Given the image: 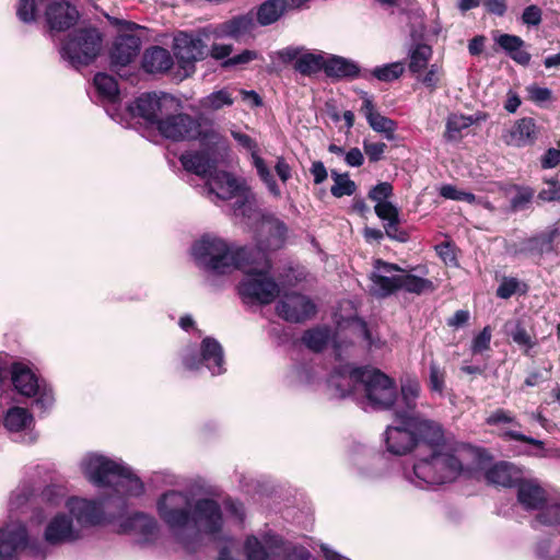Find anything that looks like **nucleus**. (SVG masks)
I'll return each mask as SVG.
<instances>
[{"label":"nucleus","mask_w":560,"mask_h":560,"mask_svg":"<svg viewBox=\"0 0 560 560\" xmlns=\"http://www.w3.org/2000/svg\"><path fill=\"white\" fill-rule=\"evenodd\" d=\"M317 312V304L310 296L282 291V319L301 324L313 319Z\"/></svg>","instance_id":"f3484780"},{"label":"nucleus","mask_w":560,"mask_h":560,"mask_svg":"<svg viewBox=\"0 0 560 560\" xmlns=\"http://www.w3.org/2000/svg\"><path fill=\"white\" fill-rule=\"evenodd\" d=\"M325 57L322 54L306 51L293 63L294 71L304 77H312L324 71Z\"/></svg>","instance_id":"72a5a7b5"},{"label":"nucleus","mask_w":560,"mask_h":560,"mask_svg":"<svg viewBox=\"0 0 560 560\" xmlns=\"http://www.w3.org/2000/svg\"><path fill=\"white\" fill-rule=\"evenodd\" d=\"M280 15V0H268L264 2L257 12V21L261 25H269L278 20Z\"/></svg>","instance_id":"49530a36"},{"label":"nucleus","mask_w":560,"mask_h":560,"mask_svg":"<svg viewBox=\"0 0 560 560\" xmlns=\"http://www.w3.org/2000/svg\"><path fill=\"white\" fill-rule=\"evenodd\" d=\"M536 520L547 526L560 524V503L547 505L537 514Z\"/></svg>","instance_id":"6e6d98bb"},{"label":"nucleus","mask_w":560,"mask_h":560,"mask_svg":"<svg viewBox=\"0 0 560 560\" xmlns=\"http://www.w3.org/2000/svg\"><path fill=\"white\" fill-rule=\"evenodd\" d=\"M527 291V284L522 283L515 277H503L501 283L499 284L495 295L500 299L508 300L512 298L514 294H525Z\"/></svg>","instance_id":"c03bdc74"},{"label":"nucleus","mask_w":560,"mask_h":560,"mask_svg":"<svg viewBox=\"0 0 560 560\" xmlns=\"http://www.w3.org/2000/svg\"><path fill=\"white\" fill-rule=\"evenodd\" d=\"M207 190L212 201L214 199L236 198L233 205L235 215L248 219L255 217L256 201L254 195L249 188L240 184L231 174L214 170L207 179Z\"/></svg>","instance_id":"6e6552de"},{"label":"nucleus","mask_w":560,"mask_h":560,"mask_svg":"<svg viewBox=\"0 0 560 560\" xmlns=\"http://www.w3.org/2000/svg\"><path fill=\"white\" fill-rule=\"evenodd\" d=\"M156 506L160 517L173 529L184 528L190 522L208 534H217L222 528V514L214 500H198L191 509L188 494L172 490L159 499Z\"/></svg>","instance_id":"f257e3e1"},{"label":"nucleus","mask_w":560,"mask_h":560,"mask_svg":"<svg viewBox=\"0 0 560 560\" xmlns=\"http://www.w3.org/2000/svg\"><path fill=\"white\" fill-rule=\"evenodd\" d=\"M27 534L20 522L7 524L0 529V560H16L18 553L25 548Z\"/></svg>","instance_id":"6ab92c4d"},{"label":"nucleus","mask_w":560,"mask_h":560,"mask_svg":"<svg viewBox=\"0 0 560 560\" xmlns=\"http://www.w3.org/2000/svg\"><path fill=\"white\" fill-rule=\"evenodd\" d=\"M363 103L360 112L365 116L369 126L376 132L384 133L387 140L395 139V131L397 122L386 116L381 115L376 108L373 100L363 93Z\"/></svg>","instance_id":"c85d7f7f"},{"label":"nucleus","mask_w":560,"mask_h":560,"mask_svg":"<svg viewBox=\"0 0 560 560\" xmlns=\"http://www.w3.org/2000/svg\"><path fill=\"white\" fill-rule=\"evenodd\" d=\"M201 357L197 358L194 350H187L183 357V363L186 369L198 370L201 364L212 373V375L222 374L224 369V354L221 345L213 338L207 337L202 340Z\"/></svg>","instance_id":"2eb2a0df"},{"label":"nucleus","mask_w":560,"mask_h":560,"mask_svg":"<svg viewBox=\"0 0 560 560\" xmlns=\"http://www.w3.org/2000/svg\"><path fill=\"white\" fill-rule=\"evenodd\" d=\"M233 103L234 98L228 89L214 91L199 102L201 108L210 112L220 110L225 106L233 105Z\"/></svg>","instance_id":"58836bf2"},{"label":"nucleus","mask_w":560,"mask_h":560,"mask_svg":"<svg viewBox=\"0 0 560 560\" xmlns=\"http://www.w3.org/2000/svg\"><path fill=\"white\" fill-rule=\"evenodd\" d=\"M394 195V187L388 182H381L373 186L369 192L368 198L376 203L388 201Z\"/></svg>","instance_id":"864d4df0"},{"label":"nucleus","mask_w":560,"mask_h":560,"mask_svg":"<svg viewBox=\"0 0 560 560\" xmlns=\"http://www.w3.org/2000/svg\"><path fill=\"white\" fill-rule=\"evenodd\" d=\"M486 423L488 425H499L501 423H511L514 427L520 428L521 423L515 420V417L512 415L510 410H505L503 408H498L493 412L490 413L486 419Z\"/></svg>","instance_id":"bf43d9fd"},{"label":"nucleus","mask_w":560,"mask_h":560,"mask_svg":"<svg viewBox=\"0 0 560 560\" xmlns=\"http://www.w3.org/2000/svg\"><path fill=\"white\" fill-rule=\"evenodd\" d=\"M255 21L250 15L236 16L222 25V33L225 36L241 39L250 35L255 28Z\"/></svg>","instance_id":"f704fd0d"},{"label":"nucleus","mask_w":560,"mask_h":560,"mask_svg":"<svg viewBox=\"0 0 560 560\" xmlns=\"http://www.w3.org/2000/svg\"><path fill=\"white\" fill-rule=\"evenodd\" d=\"M245 268H238L245 273L238 284L241 296L259 304L271 303L280 293L276 280L269 275L270 264L260 249H253L252 255L245 259Z\"/></svg>","instance_id":"20e7f679"},{"label":"nucleus","mask_w":560,"mask_h":560,"mask_svg":"<svg viewBox=\"0 0 560 560\" xmlns=\"http://www.w3.org/2000/svg\"><path fill=\"white\" fill-rule=\"evenodd\" d=\"M141 39L135 34H120L116 37L112 50V65L125 67L132 62L139 55Z\"/></svg>","instance_id":"4be33fe9"},{"label":"nucleus","mask_w":560,"mask_h":560,"mask_svg":"<svg viewBox=\"0 0 560 560\" xmlns=\"http://www.w3.org/2000/svg\"><path fill=\"white\" fill-rule=\"evenodd\" d=\"M176 107H179V102L170 94L144 93L135 100L129 109L133 116L141 117L156 127L164 114Z\"/></svg>","instance_id":"f8f14e48"},{"label":"nucleus","mask_w":560,"mask_h":560,"mask_svg":"<svg viewBox=\"0 0 560 560\" xmlns=\"http://www.w3.org/2000/svg\"><path fill=\"white\" fill-rule=\"evenodd\" d=\"M232 137L238 143V145L248 152L252 156L253 164L257 170L258 175L261 180L267 185L270 192L273 195H278L277 184L272 180V177L264 162V160L258 155V145L257 142L246 133H243L238 130L231 131Z\"/></svg>","instance_id":"5701e85b"},{"label":"nucleus","mask_w":560,"mask_h":560,"mask_svg":"<svg viewBox=\"0 0 560 560\" xmlns=\"http://www.w3.org/2000/svg\"><path fill=\"white\" fill-rule=\"evenodd\" d=\"M330 176L334 179V185L330 188L334 197L352 196L357 191V184L350 179L348 173L340 174L336 170H331Z\"/></svg>","instance_id":"a19ab883"},{"label":"nucleus","mask_w":560,"mask_h":560,"mask_svg":"<svg viewBox=\"0 0 560 560\" xmlns=\"http://www.w3.org/2000/svg\"><path fill=\"white\" fill-rule=\"evenodd\" d=\"M523 477V471L513 463L501 460L485 472L488 483L503 488H515Z\"/></svg>","instance_id":"cd10ccee"},{"label":"nucleus","mask_w":560,"mask_h":560,"mask_svg":"<svg viewBox=\"0 0 560 560\" xmlns=\"http://www.w3.org/2000/svg\"><path fill=\"white\" fill-rule=\"evenodd\" d=\"M385 235L399 243H407L410 238L409 233L400 226V218L384 223Z\"/></svg>","instance_id":"13d9d810"},{"label":"nucleus","mask_w":560,"mask_h":560,"mask_svg":"<svg viewBox=\"0 0 560 560\" xmlns=\"http://www.w3.org/2000/svg\"><path fill=\"white\" fill-rule=\"evenodd\" d=\"M443 74L442 68L436 63L429 67L425 74L417 75V80L420 81L425 88L430 89L431 92L435 91L439 86L441 77Z\"/></svg>","instance_id":"5fc2aeb1"},{"label":"nucleus","mask_w":560,"mask_h":560,"mask_svg":"<svg viewBox=\"0 0 560 560\" xmlns=\"http://www.w3.org/2000/svg\"><path fill=\"white\" fill-rule=\"evenodd\" d=\"M499 436L504 441H517L526 444H530L535 447L544 450L545 443L540 440L534 439L532 436H527L515 430H505L499 434Z\"/></svg>","instance_id":"0e129e2a"},{"label":"nucleus","mask_w":560,"mask_h":560,"mask_svg":"<svg viewBox=\"0 0 560 560\" xmlns=\"http://www.w3.org/2000/svg\"><path fill=\"white\" fill-rule=\"evenodd\" d=\"M324 73L332 82L354 80L359 77L366 78L361 73L360 66L355 61L337 55L325 58Z\"/></svg>","instance_id":"a878e982"},{"label":"nucleus","mask_w":560,"mask_h":560,"mask_svg":"<svg viewBox=\"0 0 560 560\" xmlns=\"http://www.w3.org/2000/svg\"><path fill=\"white\" fill-rule=\"evenodd\" d=\"M404 72V67L399 62L376 67L372 75L382 82H392L398 79Z\"/></svg>","instance_id":"8fccbe9b"},{"label":"nucleus","mask_w":560,"mask_h":560,"mask_svg":"<svg viewBox=\"0 0 560 560\" xmlns=\"http://www.w3.org/2000/svg\"><path fill=\"white\" fill-rule=\"evenodd\" d=\"M173 65L174 59L171 52L160 46L148 48L142 57V67L148 73H165Z\"/></svg>","instance_id":"7c9ffc66"},{"label":"nucleus","mask_w":560,"mask_h":560,"mask_svg":"<svg viewBox=\"0 0 560 560\" xmlns=\"http://www.w3.org/2000/svg\"><path fill=\"white\" fill-rule=\"evenodd\" d=\"M44 2L45 0H21L16 11L19 19L25 23L35 21L37 7Z\"/></svg>","instance_id":"603ef678"},{"label":"nucleus","mask_w":560,"mask_h":560,"mask_svg":"<svg viewBox=\"0 0 560 560\" xmlns=\"http://www.w3.org/2000/svg\"><path fill=\"white\" fill-rule=\"evenodd\" d=\"M282 560H314L310 550L282 540Z\"/></svg>","instance_id":"3c124183"},{"label":"nucleus","mask_w":560,"mask_h":560,"mask_svg":"<svg viewBox=\"0 0 560 560\" xmlns=\"http://www.w3.org/2000/svg\"><path fill=\"white\" fill-rule=\"evenodd\" d=\"M427 386L430 392L441 396L446 388V370L436 360L430 361Z\"/></svg>","instance_id":"ea45409f"},{"label":"nucleus","mask_w":560,"mask_h":560,"mask_svg":"<svg viewBox=\"0 0 560 560\" xmlns=\"http://www.w3.org/2000/svg\"><path fill=\"white\" fill-rule=\"evenodd\" d=\"M102 49V36L94 27L73 31L61 46V56L71 66L79 68L95 60Z\"/></svg>","instance_id":"9d476101"},{"label":"nucleus","mask_w":560,"mask_h":560,"mask_svg":"<svg viewBox=\"0 0 560 560\" xmlns=\"http://www.w3.org/2000/svg\"><path fill=\"white\" fill-rule=\"evenodd\" d=\"M560 229L556 225L530 236L522 237L506 246V252L515 258H525L540 266L546 257L559 255Z\"/></svg>","instance_id":"1a4fd4ad"},{"label":"nucleus","mask_w":560,"mask_h":560,"mask_svg":"<svg viewBox=\"0 0 560 560\" xmlns=\"http://www.w3.org/2000/svg\"><path fill=\"white\" fill-rule=\"evenodd\" d=\"M94 85L97 92L109 101H114L118 96L117 81L106 73H97L94 77Z\"/></svg>","instance_id":"a18cd8bd"},{"label":"nucleus","mask_w":560,"mask_h":560,"mask_svg":"<svg viewBox=\"0 0 560 560\" xmlns=\"http://www.w3.org/2000/svg\"><path fill=\"white\" fill-rule=\"evenodd\" d=\"M552 368V364L549 363V365L546 368L535 369L528 372L526 378L524 380V386L535 387L544 382L549 381L551 378Z\"/></svg>","instance_id":"4d7b16f0"},{"label":"nucleus","mask_w":560,"mask_h":560,"mask_svg":"<svg viewBox=\"0 0 560 560\" xmlns=\"http://www.w3.org/2000/svg\"><path fill=\"white\" fill-rule=\"evenodd\" d=\"M81 467L84 476L97 487L113 488L124 497H138L143 492V483L121 463L100 454L86 455Z\"/></svg>","instance_id":"7ed1b4c3"},{"label":"nucleus","mask_w":560,"mask_h":560,"mask_svg":"<svg viewBox=\"0 0 560 560\" xmlns=\"http://www.w3.org/2000/svg\"><path fill=\"white\" fill-rule=\"evenodd\" d=\"M80 537L72 518L63 513L55 515L46 526L45 540L51 545L70 542Z\"/></svg>","instance_id":"b1692460"},{"label":"nucleus","mask_w":560,"mask_h":560,"mask_svg":"<svg viewBox=\"0 0 560 560\" xmlns=\"http://www.w3.org/2000/svg\"><path fill=\"white\" fill-rule=\"evenodd\" d=\"M332 338V329L328 325H316L306 329L302 337L301 342L312 352H323Z\"/></svg>","instance_id":"2f4dec72"},{"label":"nucleus","mask_w":560,"mask_h":560,"mask_svg":"<svg viewBox=\"0 0 560 560\" xmlns=\"http://www.w3.org/2000/svg\"><path fill=\"white\" fill-rule=\"evenodd\" d=\"M472 124L471 117L452 115L446 121V130L444 137L447 140H455L460 131Z\"/></svg>","instance_id":"de8ad7c7"},{"label":"nucleus","mask_w":560,"mask_h":560,"mask_svg":"<svg viewBox=\"0 0 560 560\" xmlns=\"http://www.w3.org/2000/svg\"><path fill=\"white\" fill-rule=\"evenodd\" d=\"M440 196L445 199L457 200V201H475V195L472 192L458 190L455 186L446 184L440 188Z\"/></svg>","instance_id":"052dcab7"},{"label":"nucleus","mask_w":560,"mask_h":560,"mask_svg":"<svg viewBox=\"0 0 560 560\" xmlns=\"http://www.w3.org/2000/svg\"><path fill=\"white\" fill-rule=\"evenodd\" d=\"M66 506L81 525H96L104 520V511L100 502L70 498L66 501Z\"/></svg>","instance_id":"393cba45"},{"label":"nucleus","mask_w":560,"mask_h":560,"mask_svg":"<svg viewBox=\"0 0 560 560\" xmlns=\"http://www.w3.org/2000/svg\"><path fill=\"white\" fill-rule=\"evenodd\" d=\"M539 129L532 117L517 119L513 126L505 130L502 139L506 145L524 148L533 145L538 139Z\"/></svg>","instance_id":"aec40b11"},{"label":"nucleus","mask_w":560,"mask_h":560,"mask_svg":"<svg viewBox=\"0 0 560 560\" xmlns=\"http://www.w3.org/2000/svg\"><path fill=\"white\" fill-rule=\"evenodd\" d=\"M207 150L189 151L180 155L183 167L190 173L199 176H210L215 170V159L212 156L215 150L225 149V141L222 137V143L219 147L203 145Z\"/></svg>","instance_id":"a211bd4d"},{"label":"nucleus","mask_w":560,"mask_h":560,"mask_svg":"<svg viewBox=\"0 0 560 560\" xmlns=\"http://www.w3.org/2000/svg\"><path fill=\"white\" fill-rule=\"evenodd\" d=\"M491 328L490 326L483 327V329L472 339L471 342V352L474 354H480L486 350L490 349L491 342Z\"/></svg>","instance_id":"e2e57ef3"},{"label":"nucleus","mask_w":560,"mask_h":560,"mask_svg":"<svg viewBox=\"0 0 560 560\" xmlns=\"http://www.w3.org/2000/svg\"><path fill=\"white\" fill-rule=\"evenodd\" d=\"M470 455L476 465L481 466L491 460L486 448L466 443L448 444L429 456L419 458L413 465V474L427 485H443L454 481L463 471V456Z\"/></svg>","instance_id":"f03ea898"},{"label":"nucleus","mask_w":560,"mask_h":560,"mask_svg":"<svg viewBox=\"0 0 560 560\" xmlns=\"http://www.w3.org/2000/svg\"><path fill=\"white\" fill-rule=\"evenodd\" d=\"M528 100L535 104L541 105L545 102L552 100V92L548 88H541L537 84H532L526 88Z\"/></svg>","instance_id":"338daca9"},{"label":"nucleus","mask_w":560,"mask_h":560,"mask_svg":"<svg viewBox=\"0 0 560 560\" xmlns=\"http://www.w3.org/2000/svg\"><path fill=\"white\" fill-rule=\"evenodd\" d=\"M369 279L373 283L371 292L377 299H385L395 294L399 290L408 293L421 295L424 292H433L435 287L430 279L422 278L412 273L384 276L373 271Z\"/></svg>","instance_id":"9b49d317"},{"label":"nucleus","mask_w":560,"mask_h":560,"mask_svg":"<svg viewBox=\"0 0 560 560\" xmlns=\"http://www.w3.org/2000/svg\"><path fill=\"white\" fill-rule=\"evenodd\" d=\"M375 214L378 219L384 221L385 223L389 221H394L399 217V209L393 205L389 200L385 202H378L374 207Z\"/></svg>","instance_id":"680f3d73"},{"label":"nucleus","mask_w":560,"mask_h":560,"mask_svg":"<svg viewBox=\"0 0 560 560\" xmlns=\"http://www.w3.org/2000/svg\"><path fill=\"white\" fill-rule=\"evenodd\" d=\"M253 249L230 247L223 240L205 236L192 247L198 265L214 275H226L237 268H245V259Z\"/></svg>","instance_id":"39448f33"},{"label":"nucleus","mask_w":560,"mask_h":560,"mask_svg":"<svg viewBox=\"0 0 560 560\" xmlns=\"http://www.w3.org/2000/svg\"><path fill=\"white\" fill-rule=\"evenodd\" d=\"M397 420H400L402 424L410 425L413 429L417 446L423 444L430 450V453L445 448L450 444L442 425L436 421L419 419L407 412H398Z\"/></svg>","instance_id":"4468645a"},{"label":"nucleus","mask_w":560,"mask_h":560,"mask_svg":"<svg viewBox=\"0 0 560 560\" xmlns=\"http://www.w3.org/2000/svg\"><path fill=\"white\" fill-rule=\"evenodd\" d=\"M277 540L264 537L262 541L256 537H248L245 541V551L249 560H273Z\"/></svg>","instance_id":"473e14b6"},{"label":"nucleus","mask_w":560,"mask_h":560,"mask_svg":"<svg viewBox=\"0 0 560 560\" xmlns=\"http://www.w3.org/2000/svg\"><path fill=\"white\" fill-rule=\"evenodd\" d=\"M433 55L432 47L424 43L415 44L409 50L408 69L412 74H419L428 68L429 60Z\"/></svg>","instance_id":"c9c22d12"},{"label":"nucleus","mask_w":560,"mask_h":560,"mask_svg":"<svg viewBox=\"0 0 560 560\" xmlns=\"http://www.w3.org/2000/svg\"><path fill=\"white\" fill-rule=\"evenodd\" d=\"M11 381L19 394L26 397L38 396L35 404L40 408L46 409L52 405L51 390L42 385L25 364L15 362L11 365Z\"/></svg>","instance_id":"ddd939ff"},{"label":"nucleus","mask_w":560,"mask_h":560,"mask_svg":"<svg viewBox=\"0 0 560 560\" xmlns=\"http://www.w3.org/2000/svg\"><path fill=\"white\" fill-rule=\"evenodd\" d=\"M130 527L143 535H151L156 529L154 517L143 513H137L129 518Z\"/></svg>","instance_id":"09e8293b"},{"label":"nucleus","mask_w":560,"mask_h":560,"mask_svg":"<svg viewBox=\"0 0 560 560\" xmlns=\"http://www.w3.org/2000/svg\"><path fill=\"white\" fill-rule=\"evenodd\" d=\"M517 192L511 199V208L514 211L524 209L533 199L534 190L529 187L515 186Z\"/></svg>","instance_id":"69168bd1"},{"label":"nucleus","mask_w":560,"mask_h":560,"mask_svg":"<svg viewBox=\"0 0 560 560\" xmlns=\"http://www.w3.org/2000/svg\"><path fill=\"white\" fill-rule=\"evenodd\" d=\"M78 19L77 9L66 1L52 2L46 10V20L50 31H65L74 25Z\"/></svg>","instance_id":"bb28decb"},{"label":"nucleus","mask_w":560,"mask_h":560,"mask_svg":"<svg viewBox=\"0 0 560 560\" xmlns=\"http://www.w3.org/2000/svg\"><path fill=\"white\" fill-rule=\"evenodd\" d=\"M307 269L301 264L292 261L282 266V289L284 287H294L306 280Z\"/></svg>","instance_id":"79ce46f5"},{"label":"nucleus","mask_w":560,"mask_h":560,"mask_svg":"<svg viewBox=\"0 0 560 560\" xmlns=\"http://www.w3.org/2000/svg\"><path fill=\"white\" fill-rule=\"evenodd\" d=\"M512 340L522 349L523 354L530 355V350L537 346V341L532 336L523 323L517 322L514 329L510 332Z\"/></svg>","instance_id":"37998d69"},{"label":"nucleus","mask_w":560,"mask_h":560,"mask_svg":"<svg viewBox=\"0 0 560 560\" xmlns=\"http://www.w3.org/2000/svg\"><path fill=\"white\" fill-rule=\"evenodd\" d=\"M178 108L164 114L159 120L156 129L161 136L173 141L198 139L201 145L219 147L222 143V136L215 129L203 128L197 119L178 112Z\"/></svg>","instance_id":"423d86ee"},{"label":"nucleus","mask_w":560,"mask_h":560,"mask_svg":"<svg viewBox=\"0 0 560 560\" xmlns=\"http://www.w3.org/2000/svg\"><path fill=\"white\" fill-rule=\"evenodd\" d=\"M349 378L364 386L370 405L377 410L390 409L397 400L395 381L378 369L368 366L351 368Z\"/></svg>","instance_id":"0eeeda50"},{"label":"nucleus","mask_w":560,"mask_h":560,"mask_svg":"<svg viewBox=\"0 0 560 560\" xmlns=\"http://www.w3.org/2000/svg\"><path fill=\"white\" fill-rule=\"evenodd\" d=\"M173 50L179 67L186 73L192 71L195 62L202 60L207 55L203 40L184 32L174 37Z\"/></svg>","instance_id":"dca6fc26"},{"label":"nucleus","mask_w":560,"mask_h":560,"mask_svg":"<svg viewBox=\"0 0 560 560\" xmlns=\"http://www.w3.org/2000/svg\"><path fill=\"white\" fill-rule=\"evenodd\" d=\"M388 427L385 431V442L387 451L397 456L409 454L417 447V441L413 429L410 425L402 424Z\"/></svg>","instance_id":"412c9836"},{"label":"nucleus","mask_w":560,"mask_h":560,"mask_svg":"<svg viewBox=\"0 0 560 560\" xmlns=\"http://www.w3.org/2000/svg\"><path fill=\"white\" fill-rule=\"evenodd\" d=\"M420 383L417 378H407L406 382L401 384L400 393L401 400L406 407L405 410H396L395 416L397 417L398 412H407L411 415L417 408V399L420 395Z\"/></svg>","instance_id":"4c0bfd02"},{"label":"nucleus","mask_w":560,"mask_h":560,"mask_svg":"<svg viewBox=\"0 0 560 560\" xmlns=\"http://www.w3.org/2000/svg\"><path fill=\"white\" fill-rule=\"evenodd\" d=\"M517 501L527 511L541 510L547 502V494L542 487L534 480L523 477L516 483Z\"/></svg>","instance_id":"c756f323"},{"label":"nucleus","mask_w":560,"mask_h":560,"mask_svg":"<svg viewBox=\"0 0 560 560\" xmlns=\"http://www.w3.org/2000/svg\"><path fill=\"white\" fill-rule=\"evenodd\" d=\"M33 422V416L24 408L12 407L8 410L3 424L12 432L27 429Z\"/></svg>","instance_id":"e433bc0d"},{"label":"nucleus","mask_w":560,"mask_h":560,"mask_svg":"<svg viewBox=\"0 0 560 560\" xmlns=\"http://www.w3.org/2000/svg\"><path fill=\"white\" fill-rule=\"evenodd\" d=\"M497 43L509 55L513 54V51L522 48L525 45L524 40L520 36L511 34L500 35L497 39Z\"/></svg>","instance_id":"774afa93"}]
</instances>
